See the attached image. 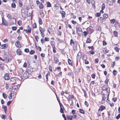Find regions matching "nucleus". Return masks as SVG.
Returning a JSON list of instances; mask_svg holds the SVG:
<instances>
[{
	"label": "nucleus",
	"mask_w": 120,
	"mask_h": 120,
	"mask_svg": "<svg viewBox=\"0 0 120 120\" xmlns=\"http://www.w3.org/2000/svg\"><path fill=\"white\" fill-rule=\"evenodd\" d=\"M5 115H1V117L2 119H5Z\"/></svg>",
	"instance_id": "nucleus-61"
},
{
	"label": "nucleus",
	"mask_w": 120,
	"mask_h": 120,
	"mask_svg": "<svg viewBox=\"0 0 120 120\" xmlns=\"http://www.w3.org/2000/svg\"><path fill=\"white\" fill-rule=\"evenodd\" d=\"M24 51L25 52H29V50L28 49H25Z\"/></svg>",
	"instance_id": "nucleus-57"
},
{
	"label": "nucleus",
	"mask_w": 120,
	"mask_h": 120,
	"mask_svg": "<svg viewBox=\"0 0 120 120\" xmlns=\"http://www.w3.org/2000/svg\"><path fill=\"white\" fill-rule=\"evenodd\" d=\"M68 62L69 64L70 65H72V61L71 60H70L69 59H68Z\"/></svg>",
	"instance_id": "nucleus-24"
},
{
	"label": "nucleus",
	"mask_w": 120,
	"mask_h": 120,
	"mask_svg": "<svg viewBox=\"0 0 120 120\" xmlns=\"http://www.w3.org/2000/svg\"><path fill=\"white\" fill-rule=\"evenodd\" d=\"M95 75L94 74H93L91 75V77L93 79H94L95 78Z\"/></svg>",
	"instance_id": "nucleus-48"
},
{
	"label": "nucleus",
	"mask_w": 120,
	"mask_h": 120,
	"mask_svg": "<svg viewBox=\"0 0 120 120\" xmlns=\"http://www.w3.org/2000/svg\"><path fill=\"white\" fill-rule=\"evenodd\" d=\"M82 59L83 60H85L87 59V56L86 55H84L82 57Z\"/></svg>",
	"instance_id": "nucleus-28"
},
{
	"label": "nucleus",
	"mask_w": 120,
	"mask_h": 120,
	"mask_svg": "<svg viewBox=\"0 0 120 120\" xmlns=\"http://www.w3.org/2000/svg\"><path fill=\"white\" fill-rule=\"evenodd\" d=\"M105 109V106L103 105H101L100 106V108L98 110V112H100L101 111H102Z\"/></svg>",
	"instance_id": "nucleus-7"
},
{
	"label": "nucleus",
	"mask_w": 120,
	"mask_h": 120,
	"mask_svg": "<svg viewBox=\"0 0 120 120\" xmlns=\"http://www.w3.org/2000/svg\"><path fill=\"white\" fill-rule=\"evenodd\" d=\"M8 47V45L6 44H5L1 45L0 48L1 49H6Z\"/></svg>",
	"instance_id": "nucleus-5"
},
{
	"label": "nucleus",
	"mask_w": 120,
	"mask_h": 120,
	"mask_svg": "<svg viewBox=\"0 0 120 120\" xmlns=\"http://www.w3.org/2000/svg\"><path fill=\"white\" fill-rule=\"evenodd\" d=\"M90 53L92 54H94V52L93 51V50H91L89 51Z\"/></svg>",
	"instance_id": "nucleus-39"
},
{
	"label": "nucleus",
	"mask_w": 120,
	"mask_h": 120,
	"mask_svg": "<svg viewBox=\"0 0 120 120\" xmlns=\"http://www.w3.org/2000/svg\"><path fill=\"white\" fill-rule=\"evenodd\" d=\"M22 22L21 21L19 20L18 21V23L19 25H21Z\"/></svg>",
	"instance_id": "nucleus-53"
},
{
	"label": "nucleus",
	"mask_w": 120,
	"mask_h": 120,
	"mask_svg": "<svg viewBox=\"0 0 120 120\" xmlns=\"http://www.w3.org/2000/svg\"><path fill=\"white\" fill-rule=\"evenodd\" d=\"M103 51L105 53H107L109 51V50H107L105 48H104L103 49Z\"/></svg>",
	"instance_id": "nucleus-31"
},
{
	"label": "nucleus",
	"mask_w": 120,
	"mask_h": 120,
	"mask_svg": "<svg viewBox=\"0 0 120 120\" xmlns=\"http://www.w3.org/2000/svg\"><path fill=\"white\" fill-rule=\"evenodd\" d=\"M83 33L84 34V35L85 36H86L88 33V32L86 31H84L83 32Z\"/></svg>",
	"instance_id": "nucleus-50"
},
{
	"label": "nucleus",
	"mask_w": 120,
	"mask_h": 120,
	"mask_svg": "<svg viewBox=\"0 0 120 120\" xmlns=\"http://www.w3.org/2000/svg\"><path fill=\"white\" fill-rule=\"evenodd\" d=\"M35 52V51L33 50H31L30 52V54L32 55L34 54Z\"/></svg>",
	"instance_id": "nucleus-27"
},
{
	"label": "nucleus",
	"mask_w": 120,
	"mask_h": 120,
	"mask_svg": "<svg viewBox=\"0 0 120 120\" xmlns=\"http://www.w3.org/2000/svg\"><path fill=\"white\" fill-rule=\"evenodd\" d=\"M12 28L13 30H16L17 28L16 26H13Z\"/></svg>",
	"instance_id": "nucleus-47"
},
{
	"label": "nucleus",
	"mask_w": 120,
	"mask_h": 120,
	"mask_svg": "<svg viewBox=\"0 0 120 120\" xmlns=\"http://www.w3.org/2000/svg\"><path fill=\"white\" fill-rule=\"evenodd\" d=\"M115 64V63L114 62H112L111 63V67L112 68L113 67Z\"/></svg>",
	"instance_id": "nucleus-49"
},
{
	"label": "nucleus",
	"mask_w": 120,
	"mask_h": 120,
	"mask_svg": "<svg viewBox=\"0 0 120 120\" xmlns=\"http://www.w3.org/2000/svg\"><path fill=\"white\" fill-rule=\"evenodd\" d=\"M39 7L40 9H42L43 8L44 6L42 3H41L39 6Z\"/></svg>",
	"instance_id": "nucleus-19"
},
{
	"label": "nucleus",
	"mask_w": 120,
	"mask_h": 120,
	"mask_svg": "<svg viewBox=\"0 0 120 120\" xmlns=\"http://www.w3.org/2000/svg\"><path fill=\"white\" fill-rule=\"evenodd\" d=\"M45 41H49V38H48L45 37Z\"/></svg>",
	"instance_id": "nucleus-51"
},
{
	"label": "nucleus",
	"mask_w": 120,
	"mask_h": 120,
	"mask_svg": "<svg viewBox=\"0 0 120 120\" xmlns=\"http://www.w3.org/2000/svg\"><path fill=\"white\" fill-rule=\"evenodd\" d=\"M75 43L74 42V41L72 39H71V40L70 41V44L71 45H72V44H73V45H74V44Z\"/></svg>",
	"instance_id": "nucleus-38"
},
{
	"label": "nucleus",
	"mask_w": 120,
	"mask_h": 120,
	"mask_svg": "<svg viewBox=\"0 0 120 120\" xmlns=\"http://www.w3.org/2000/svg\"><path fill=\"white\" fill-rule=\"evenodd\" d=\"M3 97L5 98L6 99L7 97V95L6 94L4 93H3L2 94Z\"/></svg>",
	"instance_id": "nucleus-26"
},
{
	"label": "nucleus",
	"mask_w": 120,
	"mask_h": 120,
	"mask_svg": "<svg viewBox=\"0 0 120 120\" xmlns=\"http://www.w3.org/2000/svg\"><path fill=\"white\" fill-rule=\"evenodd\" d=\"M49 71H50L52 72V67L50 66H49Z\"/></svg>",
	"instance_id": "nucleus-42"
},
{
	"label": "nucleus",
	"mask_w": 120,
	"mask_h": 120,
	"mask_svg": "<svg viewBox=\"0 0 120 120\" xmlns=\"http://www.w3.org/2000/svg\"><path fill=\"white\" fill-rule=\"evenodd\" d=\"M91 40L89 38L87 39L86 42L87 43H90L91 42Z\"/></svg>",
	"instance_id": "nucleus-23"
},
{
	"label": "nucleus",
	"mask_w": 120,
	"mask_h": 120,
	"mask_svg": "<svg viewBox=\"0 0 120 120\" xmlns=\"http://www.w3.org/2000/svg\"><path fill=\"white\" fill-rule=\"evenodd\" d=\"M62 105L60 106V112L61 113H64L63 109V108H64V107L63 108V107H62Z\"/></svg>",
	"instance_id": "nucleus-18"
},
{
	"label": "nucleus",
	"mask_w": 120,
	"mask_h": 120,
	"mask_svg": "<svg viewBox=\"0 0 120 120\" xmlns=\"http://www.w3.org/2000/svg\"><path fill=\"white\" fill-rule=\"evenodd\" d=\"M39 30L41 33L44 32L45 31V30L44 29H43L41 27H40L39 28Z\"/></svg>",
	"instance_id": "nucleus-13"
},
{
	"label": "nucleus",
	"mask_w": 120,
	"mask_h": 120,
	"mask_svg": "<svg viewBox=\"0 0 120 120\" xmlns=\"http://www.w3.org/2000/svg\"><path fill=\"white\" fill-rule=\"evenodd\" d=\"M120 117V114H119L116 117L117 119H118Z\"/></svg>",
	"instance_id": "nucleus-58"
},
{
	"label": "nucleus",
	"mask_w": 120,
	"mask_h": 120,
	"mask_svg": "<svg viewBox=\"0 0 120 120\" xmlns=\"http://www.w3.org/2000/svg\"><path fill=\"white\" fill-rule=\"evenodd\" d=\"M20 85L18 84L17 86H12V89H13L16 90L18 89V88L20 87Z\"/></svg>",
	"instance_id": "nucleus-9"
},
{
	"label": "nucleus",
	"mask_w": 120,
	"mask_h": 120,
	"mask_svg": "<svg viewBox=\"0 0 120 120\" xmlns=\"http://www.w3.org/2000/svg\"><path fill=\"white\" fill-rule=\"evenodd\" d=\"M35 38L36 41H38V40L39 39L38 37V36H35Z\"/></svg>",
	"instance_id": "nucleus-60"
},
{
	"label": "nucleus",
	"mask_w": 120,
	"mask_h": 120,
	"mask_svg": "<svg viewBox=\"0 0 120 120\" xmlns=\"http://www.w3.org/2000/svg\"><path fill=\"white\" fill-rule=\"evenodd\" d=\"M11 7L12 8H15L16 7V5L15 3H12L11 4Z\"/></svg>",
	"instance_id": "nucleus-30"
},
{
	"label": "nucleus",
	"mask_w": 120,
	"mask_h": 120,
	"mask_svg": "<svg viewBox=\"0 0 120 120\" xmlns=\"http://www.w3.org/2000/svg\"><path fill=\"white\" fill-rule=\"evenodd\" d=\"M91 3L92 6L93 5V8H95V7L94 5L95 4V1L94 0H92L91 1Z\"/></svg>",
	"instance_id": "nucleus-32"
},
{
	"label": "nucleus",
	"mask_w": 120,
	"mask_h": 120,
	"mask_svg": "<svg viewBox=\"0 0 120 120\" xmlns=\"http://www.w3.org/2000/svg\"><path fill=\"white\" fill-rule=\"evenodd\" d=\"M60 68H61L60 67H59L58 68H56L55 69L58 70V71L59 72L60 71Z\"/></svg>",
	"instance_id": "nucleus-43"
},
{
	"label": "nucleus",
	"mask_w": 120,
	"mask_h": 120,
	"mask_svg": "<svg viewBox=\"0 0 120 120\" xmlns=\"http://www.w3.org/2000/svg\"><path fill=\"white\" fill-rule=\"evenodd\" d=\"M6 16L7 17H8L9 19H10L11 18V15L8 14H6Z\"/></svg>",
	"instance_id": "nucleus-34"
},
{
	"label": "nucleus",
	"mask_w": 120,
	"mask_h": 120,
	"mask_svg": "<svg viewBox=\"0 0 120 120\" xmlns=\"http://www.w3.org/2000/svg\"><path fill=\"white\" fill-rule=\"evenodd\" d=\"M41 36L42 37H44L45 34H44V32L41 33Z\"/></svg>",
	"instance_id": "nucleus-59"
},
{
	"label": "nucleus",
	"mask_w": 120,
	"mask_h": 120,
	"mask_svg": "<svg viewBox=\"0 0 120 120\" xmlns=\"http://www.w3.org/2000/svg\"><path fill=\"white\" fill-rule=\"evenodd\" d=\"M108 81V79H106V80L105 81V83L106 84H107Z\"/></svg>",
	"instance_id": "nucleus-63"
},
{
	"label": "nucleus",
	"mask_w": 120,
	"mask_h": 120,
	"mask_svg": "<svg viewBox=\"0 0 120 120\" xmlns=\"http://www.w3.org/2000/svg\"><path fill=\"white\" fill-rule=\"evenodd\" d=\"M15 45L17 47H19L20 46L19 42L18 41H16L15 43Z\"/></svg>",
	"instance_id": "nucleus-11"
},
{
	"label": "nucleus",
	"mask_w": 120,
	"mask_h": 120,
	"mask_svg": "<svg viewBox=\"0 0 120 120\" xmlns=\"http://www.w3.org/2000/svg\"><path fill=\"white\" fill-rule=\"evenodd\" d=\"M67 118L70 120H72V116L71 115H70L67 117Z\"/></svg>",
	"instance_id": "nucleus-21"
},
{
	"label": "nucleus",
	"mask_w": 120,
	"mask_h": 120,
	"mask_svg": "<svg viewBox=\"0 0 120 120\" xmlns=\"http://www.w3.org/2000/svg\"><path fill=\"white\" fill-rule=\"evenodd\" d=\"M45 54L44 53H41V56L43 58L45 56Z\"/></svg>",
	"instance_id": "nucleus-55"
},
{
	"label": "nucleus",
	"mask_w": 120,
	"mask_h": 120,
	"mask_svg": "<svg viewBox=\"0 0 120 120\" xmlns=\"http://www.w3.org/2000/svg\"><path fill=\"white\" fill-rule=\"evenodd\" d=\"M110 21L111 24H113L115 23L116 21V20L115 19H113L110 20Z\"/></svg>",
	"instance_id": "nucleus-15"
},
{
	"label": "nucleus",
	"mask_w": 120,
	"mask_h": 120,
	"mask_svg": "<svg viewBox=\"0 0 120 120\" xmlns=\"http://www.w3.org/2000/svg\"><path fill=\"white\" fill-rule=\"evenodd\" d=\"M39 23L40 24L42 25V22L41 18H39Z\"/></svg>",
	"instance_id": "nucleus-16"
},
{
	"label": "nucleus",
	"mask_w": 120,
	"mask_h": 120,
	"mask_svg": "<svg viewBox=\"0 0 120 120\" xmlns=\"http://www.w3.org/2000/svg\"><path fill=\"white\" fill-rule=\"evenodd\" d=\"M21 15L23 17H25L27 15V12L24 10H22L21 12Z\"/></svg>",
	"instance_id": "nucleus-6"
},
{
	"label": "nucleus",
	"mask_w": 120,
	"mask_h": 120,
	"mask_svg": "<svg viewBox=\"0 0 120 120\" xmlns=\"http://www.w3.org/2000/svg\"><path fill=\"white\" fill-rule=\"evenodd\" d=\"M16 93L13 92V91H12L9 94V95L8 96V98L9 99H11L12 98V97H14V98L16 96Z\"/></svg>",
	"instance_id": "nucleus-1"
},
{
	"label": "nucleus",
	"mask_w": 120,
	"mask_h": 120,
	"mask_svg": "<svg viewBox=\"0 0 120 120\" xmlns=\"http://www.w3.org/2000/svg\"><path fill=\"white\" fill-rule=\"evenodd\" d=\"M88 47L90 49H91V50H94V48L93 46H88Z\"/></svg>",
	"instance_id": "nucleus-37"
},
{
	"label": "nucleus",
	"mask_w": 120,
	"mask_h": 120,
	"mask_svg": "<svg viewBox=\"0 0 120 120\" xmlns=\"http://www.w3.org/2000/svg\"><path fill=\"white\" fill-rule=\"evenodd\" d=\"M99 60L98 59H95V62L96 63H98V62Z\"/></svg>",
	"instance_id": "nucleus-62"
},
{
	"label": "nucleus",
	"mask_w": 120,
	"mask_h": 120,
	"mask_svg": "<svg viewBox=\"0 0 120 120\" xmlns=\"http://www.w3.org/2000/svg\"><path fill=\"white\" fill-rule=\"evenodd\" d=\"M113 74L114 75L117 74V71L115 70H114L113 71Z\"/></svg>",
	"instance_id": "nucleus-56"
},
{
	"label": "nucleus",
	"mask_w": 120,
	"mask_h": 120,
	"mask_svg": "<svg viewBox=\"0 0 120 120\" xmlns=\"http://www.w3.org/2000/svg\"><path fill=\"white\" fill-rule=\"evenodd\" d=\"M60 13L61 14L62 17V18H64L65 17V12L63 11H60Z\"/></svg>",
	"instance_id": "nucleus-10"
},
{
	"label": "nucleus",
	"mask_w": 120,
	"mask_h": 120,
	"mask_svg": "<svg viewBox=\"0 0 120 120\" xmlns=\"http://www.w3.org/2000/svg\"><path fill=\"white\" fill-rule=\"evenodd\" d=\"M79 112L81 113L84 114V112L83 110L81 109H79Z\"/></svg>",
	"instance_id": "nucleus-41"
},
{
	"label": "nucleus",
	"mask_w": 120,
	"mask_h": 120,
	"mask_svg": "<svg viewBox=\"0 0 120 120\" xmlns=\"http://www.w3.org/2000/svg\"><path fill=\"white\" fill-rule=\"evenodd\" d=\"M16 80V78L15 77H12L11 78L10 83L11 84L14 83Z\"/></svg>",
	"instance_id": "nucleus-4"
},
{
	"label": "nucleus",
	"mask_w": 120,
	"mask_h": 120,
	"mask_svg": "<svg viewBox=\"0 0 120 120\" xmlns=\"http://www.w3.org/2000/svg\"><path fill=\"white\" fill-rule=\"evenodd\" d=\"M19 6L20 7H21L22 6V3L21 1H19Z\"/></svg>",
	"instance_id": "nucleus-54"
},
{
	"label": "nucleus",
	"mask_w": 120,
	"mask_h": 120,
	"mask_svg": "<svg viewBox=\"0 0 120 120\" xmlns=\"http://www.w3.org/2000/svg\"><path fill=\"white\" fill-rule=\"evenodd\" d=\"M100 13H97L95 14V15L96 17H98L100 16Z\"/></svg>",
	"instance_id": "nucleus-46"
},
{
	"label": "nucleus",
	"mask_w": 120,
	"mask_h": 120,
	"mask_svg": "<svg viewBox=\"0 0 120 120\" xmlns=\"http://www.w3.org/2000/svg\"><path fill=\"white\" fill-rule=\"evenodd\" d=\"M54 60L55 63H56L58 62V59L57 57H54Z\"/></svg>",
	"instance_id": "nucleus-29"
},
{
	"label": "nucleus",
	"mask_w": 120,
	"mask_h": 120,
	"mask_svg": "<svg viewBox=\"0 0 120 120\" xmlns=\"http://www.w3.org/2000/svg\"><path fill=\"white\" fill-rule=\"evenodd\" d=\"M2 107V108L4 109V110L5 113H6V112L7 111V107L6 106H4V105H3Z\"/></svg>",
	"instance_id": "nucleus-20"
},
{
	"label": "nucleus",
	"mask_w": 120,
	"mask_h": 120,
	"mask_svg": "<svg viewBox=\"0 0 120 120\" xmlns=\"http://www.w3.org/2000/svg\"><path fill=\"white\" fill-rule=\"evenodd\" d=\"M114 35L115 36L117 37V32L116 31H114Z\"/></svg>",
	"instance_id": "nucleus-36"
},
{
	"label": "nucleus",
	"mask_w": 120,
	"mask_h": 120,
	"mask_svg": "<svg viewBox=\"0 0 120 120\" xmlns=\"http://www.w3.org/2000/svg\"><path fill=\"white\" fill-rule=\"evenodd\" d=\"M31 28L30 27L29 25H28L26 29H24L23 30V31H25L27 33H29L31 32Z\"/></svg>",
	"instance_id": "nucleus-3"
},
{
	"label": "nucleus",
	"mask_w": 120,
	"mask_h": 120,
	"mask_svg": "<svg viewBox=\"0 0 120 120\" xmlns=\"http://www.w3.org/2000/svg\"><path fill=\"white\" fill-rule=\"evenodd\" d=\"M64 97H65L68 100V101L70 102H71V103H72V98L73 99V96H72L71 95H69L68 97V98L65 96H64Z\"/></svg>",
	"instance_id": "nucleus-2"
},
{
	"label": "nucleus",
	"mask_w": 120,
	"mask_h": 120,
	"mask_svg": "<svg viewBox=\"0 0 120 120\" xmlns=\"http://www.w3.org/2000/svg\"><path fill=\"white\" fill-rule=\"evenodd\" d=\"M4 79L5 80H7L9 79V76L7 74H5L4 75Z\"/></svg>",
	"instance_id": "nucleus-12"
},
{
	"label": "nucleus",
	"mask_w": 120,
	"mask_h": 120,
	"mask_svg": "<svg viewBox=\"0 0 120 120\" xmlns=\"http://www.w3.org/2000/svg\"><path fill=\"white\" fill-rule=\"evenodd\" d=\"M47 7H51V4L50 2H47Z\"/></svg>",
	"instance_id": "nucleus-17"
},
{
	"label": "nucleus",
	"mask_w": 120,
	"mask_h": 120,
	"mask_svg": "<svg viewBox=\"0 0 120 120\" xmlns=\"http://www.w3.org/2000/svg\"><path fill=\"white\" fill-rule=\"evenodd\" d=\"M29 74L27 71L25 72L23 74V77L25 78H26L28 77L29 76Z\"/></svg>",
	"instance_id": "nucleus-8"
},
{
	"label": "nucleus",
	"mask_w": 120,
	"mask_h": 120,
	"mask_svg": "<svg viewBox=\"0 0 120 120\" xmlns=\"http://www.w3.org/2000/svg\"><path fill=\"white\" fill-rule=\"evenodd\" d=\"M106 99V98L104 96H103L102 97V101H105Z\"/></svg>",
	"instance_id": "nucleus-64"
},
{
	"label": "nucleus",
	"mask_w": 120,
	"mask_h": 120,
	"mask_svg": "<svg viewBox=\"0 0 120 120\" xmlns=\"http://www.w3.org/2000/svg\"><path fill=\"white\" fill-rule=\"evenodd\" d=\"M53 49V51L54 53L56 52V50H55V46L52 47Z\"/></svg>",
	"instance_id": "nucleus-44"
},
{
	"label": "nucleus",
	"mask_w": 120,
	"mask_h": 120,
	"mask_svg": "<svg viewBox=\"0 0 120 120\" xmlns=\"http://www.w3.org/2000/svg\"><path fill=\"white\" fill-rule=\"evenodd\" d=\"M101 9L103 10L104 9L105 7V6L104 4H103L102 5Z\"/></svg>",
	"instance_id": "nucleus-40"
},
{
	"label": "nucleus",
	"mask_w": 120,
	"mask_h": 120,
	"mask_svg": "<svg viewBox=\"0 0 120 120\" xmlns=\"http://www.w3.org/2000/svg\"><path fill=\"white\" fill-rule=\"evenodd\" d=\"M17 53L19 55H20L21 54V52L20 49H17L16 51Z\"/></svg>",
	"instance_id": "nucleus-14"
},
{
	"label": "nucleus",
	"mask_w": 120,
	"mask_h": 120,
	"mask_svg": "<svg viewBox=\"0 0 120 120\" xmlns=\"http://www.w3.org/2000/svg\"><path fill=\"white\" fill-rule=\"evenodd\" d=\"M103 18L104 19H106L108 17V15L106 14H105L103 15Z\"/></svg>",
	"instance_id": "nucleus-22"
},
{
	"label": "nucleus",
	"mask_w": 120,
	"mask_h": 120,
	"mask_svg": "<svg viewBox=\"0 0 120 120\" xmlns=\"http://www.w3.org/2000/svg\"><path fill=\"white\" fill-rule=\"evenodd\" d=\"M51 45H52V47L55 46V43L54 41H51Z\"/></svg>",
	"instance_id": "nucleus-25"
},
{
	"label": "nucleus",
	"mask_w": 120,
	"mask_h": 120,
	"mask_svg": "<svg viewBox=\"0 0 120 120\" xmlns=\"http://www.w3.org/2000/svg\"><path fill=\"white\" fill-rule=\"evenodd\" d=\"M76 29L77 31L79 32H81L82 31V30L81 28H79V27H76Z\"/></svg>",
	"instance_id": "nucleus-33"
},
{
	"label": "nucleus",
	"mask_w": 120,
	"mask_h": 120,
	"mask_svg": "<svg viewBox=\"0 0 120 120\" xmlns=\"http://www.w3.org/2000/svg\"><path fill=\"white\" fill-rule=\"evenodd\" d=\"M11 101H8L7 103V106H8L11 103Z\"/></svg>",
	"instance_id": "nucleus-52"
},
{
	"label": "nucleus",
	"mask_w": 120,
	"mask_h": 120,
	"mask_svg": "<svg viewBox=\"0 0 120 120\" xmlns=\"http://www.w3.org/2000/svg\"><path fill=\"white\" fill-rule=\"evenodd\" d=\"M62 32L61 31H58L57 32V35H58L61 36V35Z\"/></svg>",
	"instance_id": "nucleus-45"
},
{
	"label": "nucleus",
	"mask_w": 120,
	"mask_h": 120,
	"mask_svg": "<svg viewBox=\"0 0 120 120\" xmlns=\"http://www.w3.org/2000/svg\"><path fill=\"white\" fill-rule=\"evenodd\" d=\"M32 26L33 28H37L36 24L35 23H34L32 25Z\"/></svg>",
	"instance_id": "nucleus-35"
}]
</instances>
